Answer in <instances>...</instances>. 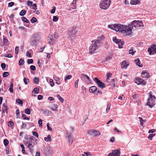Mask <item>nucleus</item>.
I'll use <instances>...</instances> for the list:
<instances>
[{
  "mask_svg": "<svg viewBox=\"0 0 156 156\" xmlns=\"http://www.w3.org/2000/svg\"><path fill=\"white\" fill-rule=\"evenodd\" d=\"M138 21H133L131 24L128 25H121L116 24H115L108 25V28L115 30L116 31H119L125 35V36H129L131 35L132 33V29L133 27L136 28L138 27Z\"/></svg>",
  "mask_w": 156,
  "mask_h": 156,
  "instance_id": "nucleus-1",
  "label": "nucleus"
},
{
  "mask_svg": "<svg viewBox=\"0 0 156 156\" xmlns=\"http://www.w3.org/2000/svg\"><path fill=\"white\" fill-rule=\"evenodd\" d=\"M100 46L99 41L93 40L92 41V45L89 47V53L92 54Z\"/></svg>",
  "mask_w": 156,
  "mask_h": 156,
  "instance_id": "nucleus-2",
  "label": "nucleus"
},
{
  "mask_svg": "<svg viewBox=\"0 0 156 156\" xmlns=\"http://www.w3.org/2000/svg\"><path fill=\"white\" fill-rule=\"evenodd\" d=\"M110 0H101L99 3V7L101 9L106 10L110 6L111 3Z\"/></svg>",
  "mask_w": 156,
  "mask_h": 156,
  "instance_id": "nucleus-3",
  "label": "nucleus"
},
{
  "mask_svg": "<svg viewBox=\"0 0 156 156\" xmlns=\"http://www.w3.org/2000/svg\"><path fill=\"white\" fill-rule=\"evenodd\" d=\"M149 98L147 100V102L146 103V105L149 106L150 108H152L155 105V100L156 98L154 96L152 95L151 92H150L149 94Z\"/></svg>",
  "mask_w": 156,
  "mask_h": 156,
  "instance_id": "nucleus-4",
  "label": "nucleus"
},
{
  "mask_svg": "<svg viewBox=\"0 0 156 156\" xmlns=\"http://www.w3.org/2000/svg\"><path fill=\"white\" fill-rule=\"evenodd\" d=\"M94 80L96 83L98 87L101 89H103L105 87V84L101 82L98 78L95 77Z\"/></svg>",
  "mask_w": 156,
  "mask_h": 156,
  "instance_id": "nucleus-5",
  "label": "nucleus"
},
{
  "mask_svg": "<svg viewBox=\"0 0 156 156\" xmlns=\"http://www.w3.org/2000/svg\"><path fill=\"white\" fill-rule=\"evenodd\" d=\"M69 31V35L71 39H72V38L75 36L77 32L76 28L74 27L70 28Z\"/></svg>",
  "mask_w": 156,
  "mask_h": 156,
  "instance_id": "nucleus-6",
  "label": "nucleus"
},
{
  "mask_svg": "<svg viewBox=\"0 0 156 156\" xmlns=\"http://www.w3.org/2000/svg\"><path fill=\"white\" fill-rule=\"evenodd\" d=\"M147 51L150 55H154V53L156 54V45H151V47L148 48Z\"/></svg>",
  "mask_w": 156,
  "mask_h": 156,
  "instance_id": "nucleus-7",
  "label": "nucleus"
},
{
  "mask_svg": "<svg viewBox=\"0 0 156 156\" xmlns=\"http://www.w3.org/2000/svg\"><path fill=\"white\" fill-rule=\"evenodd\" d=\"M135 82L137 85L142 84L143 85H145L146 82H145L144 80L140 78L139 77H136V78Z\"/></svg>",
  "mask_w": 156,
  "mask_h": 156,
  "instance_id": "nucleus-8",
  "label": "nucleus"
},
{
  "mask_svg": "<svg viewBox=\"0 0 156 156\" xmlns=\"http://www.w3.org/2000/svg\"><path fill=\"white\" fill-rule=\"evenodd\" d=\"M80 77L82 80L85 82H87L88 83H90V81L89 77L87 75L84 74H82L81 75Z\"/></svg>",
  "mask_w": 156,
  "mask_h": 156,
  "instance_id": "nucleus-9",
  "label": "nucleus"
},
{
  "mask_svg": "<svg viewBox=\"0 0 156 156\" xmlns=\"http://www.w3.org/2000/svg\"><path fill=\"white\" fill-rule=\"evenodd\" d=\"M30 43L32 46H36L37 45V40L35 35H34L30 41Z\"/></svg>",
  "mask_w": 156,
  "mask_h": 156,
  "instance_id": "nucleus-10",
  "label": "nucleus"
},
{
  "mask_svg": "<svg viewBox=\"0 0 156 156\" xmlns=\"http://www.w3.org/2000/svg\"><path fill=\"white\" fill-rule=\"evenodd\" d=\"M89 133L91 136L94 137L99 136L101 134L100 132L96 130H90Z\"/></svg>",
  "mask_w": 156,
  "mask_h": 156,
  "instance_id": "nucleus-11",
  "label": "nucleus"
},
{
  "mask_svg": "<svg viewBox=\"0 0 156 156\" xmlns=\"http://www.w3.org/2000/svg\"><path fill=\"white\" fill-rule=\"evenodd\" d=\"M107 156H120V151L118 149L113 150L112 153L109 154Z\"/></svg>",
  "mask_w": 156,
  "mask_h": 156,
  "instance_id": "nucleus-12",
  "label": "nucleus"
},
{
  "mask_svg": "<svg viewBox=\"0 0 156 156\" xmlns=\"http://www.w3.org/2000/svg\"><path fill=\"white\" fill-rule=\"evenodd\" d=\"M27 140H28V141L25 143V144L27 146V148L29 149L33 147V146L32 144L30 143L32 142V139L31 138L29 137L26 138Z\"/></svg>",
  "mask_w": 156,
  "mask_h": 156,
  "instance_id": "nucleus-13",
  "label": "nucleus"
},
{
  "mask_svg": "<svg viewBox=\"0 0 156 156\" xmlns=\"http://www.w3.org/2000/svg\"><path fill=\"white\" fill-rule=\"evenodd\" d=\"M8 109V108L7 106V102L4 103L2 105V110L3 113L6 112L7 114V111Z\"/></svg>",
  "mask_w": 156,
  "mask_h": 156,
  "instance_id": "nucleus-14",
  "label": "nucleus"
},
{
  "mask_svg": "<svg viewBox=\"0 0 156 156\" xmlns=\"http://www.w3.org/2000/svg\"><path fill=\"white\" fill-rule=\"evenodd\" d=\"M142 77L144 78H148L150 77V75L146 70H143L141 73Z\"/></svg>",
  "mask_w": 156,
  "mask_h": 156,
  "instance_id": "nucleus-15",
  "label": "nucleus"
},
{
  "mask_svg": "<svg viewBox=\"0 0 156 156\" xmlns=\"http://www.w3.org/2000/svg\"><path fill=\"white\" fill-rule=\"evenodd\" d=\"M48 40L50 44L51 45L53 44L54 41L53 39V37L52 35L50 34L48 35Z\"/></svg>",
  "mask_w": 156,
  "mask_h": 156,
  "instance_id": "nucleus-16",
  "label": "nucleus"
},
{
  "mask_svg": "<svg viewBox=\"0 0 156 156\" xmlns=\"http://www.w3.org/2000/svg\"><path fill=\"white\" fill-rule=\"evenodd\" d=\"M71 135V134L70 133H67V135L68 136L69 140V144H72L73 141V139L72 138Z\"/></svg>",
  "mask_w": 156,
  "mask_h": 156,
  "instance_id": "nucleus-17",
  "label": "nucleus"
},
{
  "mask_svg": "<svg viewBox=\"0 0 156 156\" xmlns=\"http://www.w3.org/2000/svg\"><path fill=\"white\" fill-rule=\"evenodd\" d=\"M97 87L95 86L91 87L89 88V91L90 93H94L97 91Z\"/></svg>",
  "mask_w": 156,
  "mask_h": 156,
  "instance_id": "nucleus-18",
  "label": "nucleus"
},
{
  "mask_svg": "<svg viewBox=\"0 0 156 156\" xmlns=\"http://www.w3.org/2000/svg\"><path fill=\"white\" fill-rule=\"evenodd\" d=\"M121 65L122 69H126L129 66V64L125 61H124L122 62L121 63Z\"/></svg>",
  "mask_w": 156,
  "mask_h": 156,
  "instance_id": "nucleus-19",
  "label": "nucleus"
},
{
  "mask_svg": "<svg viewBox=\"0 0 156 156\" xmlns=\"http://www.w3.org/2000/svg\"><path fill=\"white\" fill-rule=\"evenodd\" d=\"M76 1H73L72 3L70 5V10H71V9H75L76 8Z\"/></svg>",
  "mask_w": 156,
  "mask_h": 156,
  "instance_id": "nucleus-20",
  "label": "nucleus"
},
{
  "mask_svg": "<svg viewBox=\"0 0 156 156\" xmlns=\"http://www.w3.org/2000/svg\"><path fill=\"white\" fill-rule=\"evenodd\" d=\"M135 62L137 65L140 67H142L143 65L140 62V61L139 58H137L135 60Z\"/></svg>",
  "mask_w": 156,
  "mask_h": 156,
  "instance_id": "nucleus-21",
  "label": "nucleus"
},
{
  "mask_svg": "<svg viewBox=\"0 0 156 156\" xmlns=\"http://www.w3.org/2000/svg\"><path fill=\"white\" fill-rule=\"evenodd\" d=\"M136 52V51L134 50V48L133 47H131L130 49L129 50V53L132 55Z\"/></svg>",
  "mask_w": 156,
  "mask_h": 156,
  "instance_id": "nucleus-22",
  "label": "nucleus"
},
{
  "mask_svg": "<svg viewBox=\"0 0 156 156\" xmlns=\"http://www.w3.org/2000/svg\"><path fill=\"white\" fill-rule=\"evenodd\" d=\"M58 107V106L56 104H53L51 106V109L54 111H57V108Z\"/></svg>",
  "mask_w": 156,
  "mask_h": 156,
  "instance_id": "nucleus-23",
  "label": "nucleus"
},
{
  "mask_svg": "<svg viewBox=\"0 0 156 156\" xmlns=\"http://www.w3.org/2000/svg\"><path fill=\"white\" fill-rule=\"evenodd\" d=\"M51 150L50 149H47L45 154L47 156H50L51 154Z\"/></svg>",
  "mask_w": 156,
  "mask_h": 156,
  "instance_id": "nucleus-24",
  "label": "nucleus"
},
{
  "mask_svg": "<svg viewBox=\"0 0 156 156\" xmlns=\"http://www.w3.org/2000/svg\"><path fill=\"white\" fill-rule=\"evenodd\" d=\"M104 38V36L103 35H101L100 36L98 37L97 38V39L96 41H99V44H100V41Z\"/></svg>",
  "mask_w": 156,
  "mask_h": 156,
  "instance_id": "nucleus-25",
  "label": "nucleus"
},
{
  "mask_svg": "<svg viewBox=\"0 0 156 156\" xmlns=\"http://www.w3.org/2000/svg\"><path fill=\"white\" fill-rule=\"evenodd\" d=\"M124 44V42L123 41H121V40H120V41H119L118 44H117L118 45L119 48H121L122 46L123 45V44Z\"/></svg>",
  "mask_w": 156,
  "mask_h": 156,
  "instance_id": "nucleus-26",
  "label": "nucleus"
},
{
  "mask_svg": "<svg viewBox=\"0 0 156 156\" xmlns=\"http://www.w3.org/2000/svg\"><path fill=\"white\" fill-rule=\"evenodd\" d=\"M26 12H27L26 10H22L20 12L19 15L21 16H24L26 14Z\"/></svg>",
  "mask_w": 156,
  "mask_h": 156,
  "instance_id": "nucleus-27",
  "label": "nucleus"
},
{
  "mask_svg": "<svg viewBox=\"0 0 156 156\" xmlns=\"http://www.w3.org/2000/svg\"><path fill=\"white\" fill-rule=\"evenodd\" d=\"M44 139L46 141H50L51 140V139L50 135H48L47 137H44Z\"/></svg>",
  "mask_w": 156,
  "mask_h": 156,
  "instance_id": "nucleus-28",
  "label": "nucleus"
},
{
  "mask_svg": "<svg viewBox=\"0 0 156 156\" xmlns=\"http://www.w3.org/2000/svg\"><path fill=\"white\" fill-rule=\"evenodd\" d=\"M57 97L58 99L62 103H63L64 101V99H63L62 98L60 95L59 94H58L57 95Z\"/></svg>",
  "mask_w": 156,
  "mask_h": 156,
  "instance_id": "nucleus-29",
  "label": "nucleus"
},
{
  "mask_svg": "<svg viewBox=\"0 0 156 156\" xmlns=\"http://www.w3.org/2000/svg\"><path fill=\"white\" fill-rule=\"evenodd\" d=\"M72 77V76L71 75H68L66 76L65 77L64 80L65 82L67 80H69L71 79Z\"/></svg>",
  "mask_w": 156,
  "mask_h": 156,
  "instance_id": "nucleus-30",
  "label": "nucleus"
},
{
  "mask_svg": "<svg viewBox=\"0 0 156 156\" xmlns=\"http://www.w3.org/2000/svg\"><path fill=\"white\" fill-rule=\"evenodd\" d=\"M4 56L6 57L11 58L13 57V55L11 54H4Z\"/></svg>",
  "mask_w": 156,
  "mask_h": 156,
  "instance_id": "nucleus-31",
  "label": "nucleus"
},
{
  "mask_svg": "<svg viewBox=\"0 0 156 156\" xmlns=\"http://www.w3.org/2000/svg\"><path fill=\"white\" fill-rule=\"evenodd\" d=\"M113 41L114 42L117 44L119 42V41H120V40L117 39L116 37H113Z\"/></svg>",
  "mask_w": 156,
  "mask_h": 156,
  "instance_id": "nucleus-32",
  "label": "nucleus"
},
{
  "mask_svg": "<svg viewBox=\"0 0 156 156\" xmlns=\"http://www.w3.org/2000/svg\"><path fill=\"white\" fill-rule=\"evenodd\" d=\"M24 63V60L23 59H20L19 62V65L20 66H21Z\"/></svg>",
  "mask_w": 156,
  "mask_h": 156,
  "instance_id": "nucleus-33",
  "label": "nucleus"
},
{
  "mask_svg": "<svg viewBox=\"0 0 156 156\" xmlns=\"http://www.w3.org/2000/svg\"><path fill=\"white\" fill-rule=\"evenodd\" d=\"M16 102H17L19 104L23 105V101L20 99H17L16 100Z\"/></svg>",
  "mask_w": 156,
  "mask_h": 156,
  "instance_id": "nucleus-34",
  "label": "nucleus"
},
{
  "mask_svg": "<svg viewBox=\"0 0 156 156\" xmlns=\"http://www.w3.org/2000/svg\"><path fill=\"white\" fill-rule=\"evenodd\" d=\"M22 20L24 22L26 23H29V21L25 17L23 16L22 17Z\"/></svg>",
  "mask_w": 156,
  "mask_h": 156,
  "instance_id": "nucleus-35",
  "label": "nucleus"
},
{
  "mask_svg": "<svg viewBox=\"0 0 156 156\" xmlns=\"http://www.w3.org/2000/svg\"><path fill=\"white\" fill-rule=\"evenodd\" d=\"M155 133L150 134L148 136V138L150 140H152V138L154 136H155Z\"/></svg>",
  "mask_w": 156,
  "mask_h": 156,
  "instance_id": "nucleus-36",
  "label": "nucleus"
},
{
  "mask_svg": "<svg viewBox=\"0 0 156 156\" xmlns=\"http://www.w3.org/2000/svg\"><path fill=\"white\" fill-rule=\"evenodd\" d=\"M37 19L35 17H33L30 20V21L32 23L36 22L37 21Z\"/></svg>",
  "mask_w": 156,
  "mask_h": 156,
  "instance_id": "nucleus-37",
  "label": "nucleus"
},
{
  "mask_svg": "<svg viewBox=\"0 0 156 156\" xmlns=\"http://www.w3.org/2000/svg\"><path fill=\"white\" fill-rule=\"evenodd\" d=\"M25 113L28 115H30V110L29 108H27L26 109L25 111Z\"/></svg>",
  "mask_w": 156,
  "mask_h": 156,
  "instance_id": "nucleus-38",
  "label": "nucleus"
},
{
  "mask_svg": "<svg viewBox=\"0 0 156 156\" xmlns=\"http://www.w3.org/2000/svg\"><path fill=\"white\" fill-rule=\"evenodd\" d=\"M23 81L24 83L27 85L29 82V80L28 79L24 78L23 79Z\"/></svg>",
  "mask_w": 156,
  "mask_h": 156,
  "instance_id": "nucleus-39",
  "label": "nucleus"
},
{
  "mask_svg": "<svg viewBox=\"0 0 156 156\" xmlns=\"http://www.w3.org/2000/svg\"><path fill=\"white\" fill-rule=\"evenodd\" d=\"M144 26V24L141 21H138V27H143Z\"/></svg>",
  "mask_w": 156,
  "mask_h": 156,
  "instance_id": "nucleus-40",
  "label": "nucleus"
},
{
  "mask_svg": "<svg viewBox=\"0 0 156 156\" xmlns=\"http://www.w3.org/2000/svg\"><path fill=\"white\" fill-rule=\"evenodd\" d=\"M9 73L8 72H5L3 74V77H6L8 76Z\"/></svg>",
  "mask_w": 156,
  "mask_h": 156,
  "instance_id": "nucleus-41",
  "label": "nucleus"
},
{
  "mask_svg": "<svg viewBox=\"0 0 156 156\" xmlns=\"http://www.w3.org/2000/svg\"><path fill=\"white\" fill-rule=\"evenodd\" d=\"M9 143V141L7 139H5L4 140V145L5 146H6L7 145H8Z\"/></svg>",
  "mask_w": 156,
  "mask_h": 156,
  "instance_id": "nucleus-42",
  "label": "nucleus"
},
{
  "mask_svg": "<svg viewBox=\"0 0 156 156\" xmlns=\"http://www.w3.org/2000/svg\"><path fill=\"white\" fill-rule=\"evenodd\" d=\"M111 105L110 103L108 104V105L107 106L106 109V113L108 112V111L109 110L110 108Z\"/></svg>",
  "mask_w": 156,
  "mask_h": 156,
  "instance_id": "nucleus-43",
  "label": "nucleus"
},
{
  "mask_svg": "<svg viewBox=\"0 0 156 156\" xmlns=\"http://www.w3.org/2000/svg\"><path fill=\"white\" fill-rule=\"evenodd\" d=\"M34 81L36 84H37L39 81V79L37 77H35L34 79Z\"/></svg>",
  "mask_w": 156,
  "mask_h": 156,
  "instance_id": "nucleus-44",
  "label": "nucleus"
},
{
  "mask_svg": "<svg viewBox=\"0 0 156 156\" xmlns=\"http://www.w3.org/2000/svg\"><path fill=\"white\" fill-rule=\"evenodd\" d=\"M56 80H57V81L56 83L58 85L60 84L61 83V82H60V79L59 77H57L56 78Z\"/></svg>",
  "mask_w": 156,
  "mask_h": 156,
  "instance_id": "nucleus-45",
  "label": "nucleus"
},
{
  "mask_svg": "<svg viewBox=\"0 0 156 156\" xmlns=\"http://www.w3.org/2000/svg\"><path fill=\"white\" fill-rule=\"evenodd\" d=\"M50 82L51 86L52 87L54 86L55 84L52 79H51L50 80Z\"/></svg>",
  "mask_w": 156,
  "mask_h": 156,
  "instance_id": "nucleus-46",
  "label": "nucleus"
},
{
  "mask_svg": "<svg viewBox=\"0 0 156 156\" xmlns=\"http://www.w3.org/2000/svg\"><path fill=\"white\" fill-rule=\"evenodd\" d=\"M125 98L124 96L123 95L121 94L120 95V96L118 97V99L120 100H122L124 99Z\"/></svg>",
  "mask_w": 156,
  "mask_h": 156,
  "instance_id": "nucleus-47",
  "label": "nucleus"
},
{
  "mask_svg": "<svg viewBox=\"0 0 156 156\" xmlns=\"http://www.w3.org/2000/svg\"><path fill=\"white\" fill-rule=\"evenodd\" d=\"M33 135L36 137L37 138H38V134L35 131H33L32 133Z\"/></svg>",
  "mask_w": 156,
  "mask_h": 156,
  "instance_id": "nucleus-48",
  "label": "nucleus"
},
{
  "mask_svg": "<svg viewBox=\"0 0 156 156\" xmlns=\"http://www.w3.org/2000/svg\"><path fill=\"white\" fill-rule=\"evenodd\" d=\"M27 5L29 6H30L32 5L33 2L30 1H28L27 2Z\"/></svg>",
  "mask_w": 156,
  "mask_h": 156,
  "instance_id": "nucleus-49",
  "label": "nucleus"
},
{
  "mask_svg": "<svg viewBox=\"0 0 156 156\" xmlns=\"http://www.w3.org/2000/svg\"><path fill=\"white\" fill-rule=\"evenodd\" d=\"M33 62V60L32 59H28L27 61V63L28 64H31Z\"/></svg>",
  "mask_w": 156,
  "mask_h": 156,
  "instance_id": "nucleus-50",
  "label": "nucleus"
},
{
  "mask_svg": "<svg viewBox=\"0 0 156 156\" xmlns=\"http://www.w3.org/2000/svg\"><path fill=\"white\" fill-rule=\"evenodd\" d=\"M14 5V3L13 2H11L9 3L8 4V7H11L12 6Z\"/></svg>",
  "mask_w": 156,
  "mask_h": 156,
  "instance_id": "nucleus-51",
  "label": "nucleus"
},
{
  "mask_svg": "<svg viewBox=\"0 0 156 156\" xmlns=\"http://www.w3.org/2000/svg\"><path fill=\"white\" fill-rule=\"evenodd\" d=\"M58 20V18L56 16H53V20L54 22H56Z\"/></svg>",
  "mask_w": 156,
  "mask_h": 156,
  "instance_id": "nucleus-52",
  "label": "nucleus"
},
{
  "mask_svg": "<svg viewBox=\"0 0 156 156\" xmlns=\"http://www.w3.org/2000/svg\"><path fill=\"white\" fill-rule=\"evenodd\" d=\"M32 9L35 10L37 9V5L35 3L32 5Z\"/></svg>",
  "mask_w": 156,
  "mask_h": 156,
  "instance_id": "nucleus-53",
  "label": "nucleus"
},
{
  "mask_svg": "<svg viewBox=\"0 0 156 156\" xmlns=\"http://www.w3.org/2000/svg\"><path fill=\"white\" fill-rule=\"evenodd\" d=\"M30 69L34 71L36 70V67L34 65H31L30 67Z\"/></svg>",
  "mask_w": 156,
  "mask_h": 156,
  "instance_id": "nucleus-54",
  "label": "nucleus"
},
{
  "mask_svg": "<svg viewBox=\"0 0 156 156\" xmlns=\"http://www.w3.org/2000/svg\"><path fill=\"white\" fill-rule=\"evenodd\" d=\"M14 124L13 122L12 121H9L8 122V126H11Z\"/></svg>",
  "mask_w": 156,
  "mask_h": 156,
  "instance_id": "nucleus-55",
  "label": "nucleus"
},
{
  "mask_svg": "<svg viewBox=\"0 0 156 156\" xmlns=\"http://www.w3.org/2000/svg\"><path fill=\"white\" fill-rule=\"evenodd\" d=\"M34 91L35 94H37L39 91V89L36 87L34 89Z\"/></svg>",
  "mask_w": 156,
  "mask_h": 156,
  "instance_id": "nucleus-56",
  "label": "nucleus"
},
{
  "mask_svg": "<svg viewBox=\"0 0 156 156\" xmlns=\"http://www.w3.org/2000/svg\"><path fill=\"white\" fill-rule=\"evenodd\" d=\"M48 129L50 131L52 130V129L49 126V123H48L47 124Z\"/></svg>",
  "mask_w": 156,
  "mask_h": 156,
  "instance_id": "nucleus-57",
  "label": "nucleus"
},
{
  "mask_svg": "<svg viewBox=\"0 0 156 156\" xmlns=\"http://www.w3.org/2000/svg\"><path fill=\"white\" fill-rule=\"evenodd\" d=\"M19 50V47L18 46H16L15 48V53L16 54L18 53Z\"/></svg>",
  "mask_w": 156,
  "mask_h": 156,
  "instance_id": "nucleus-58",
  "label": "nucleus"
},
{
  "mask_svg": "<svg viewBox=\"0 0 156 156\" xmlns=\"http://www.w3.org/2000/svg\"><path fill=\"white\" fill-rule=\"evenodd\" d=\"M55 6H53V9L51 10V13L52 14H54L55 13Z\"/></svg>",
  "mask_w": 156,
  "mask_h": 156,
  "instance_id": "nucleus-59",
  "label": "nucleus"
},
{
  "mask_svg": "<svg viewBox=\"0 0 156 156\" xmlns=\"http://www.w3.org/2000/svg\"><path fill=\"white\" fill-rule=\"evenodd\" d=\"M38 123L40 126H41L42 125V120L41 119H40L38 121Z\"/></svg>",
  "mask_w": 156,
  "mask_h": 156,
  "instance_id": "nucleus-60",
  "label": "nucleus"
},
{
  "mask_svg": "<svg viewBox=\"0 0 156 156\" xmlns=\"http://www.w3.org/2000/svg\"><path fill=\"white\" fill-rule=\"evenodd\" d=\"M79 82V80L78 79L77 80H76L75 84H74V86L76 87H78V84Z\"/></svg>",
  "mask_w": 156,
  "mask_h": 156,
  "instance_id": "nucleus-61",
  "label": "nucleus"
},
{
  "mask_svg": "<svg viewBox=\"0 0 156 156\" xmlns=\"http://www.w3.org/2000/svg\"><path fill=\"white\" fill-rule=\"evenodd\" d=\"M27 125L26 123H23L22 126L21 127L22 129H24L27 127Z\"/></svg>",
  "mask_w": 156,
  "mask_h": 156,
  "instance_id": "nucleus-62",
  "label": "nucleus"
},
{
  "mask_svg": "<svg viewBox=\"0 0 156 156\" xmlns=\"http://www.w3.org/2000/svg\"><path fill=\"white\" fill-rule=\"evenodd\" d=\"M43 96L41 95H39L38 96L37 99L39 100H42L43 99Z\"/></svg>",
  "mask_w": 156,
  "mask_h": 156,
  "instance_id": "nucleus-63",
  "label": "nucleus"
},
{
  "mask_svg": "<svg viewBox=\"0 0 156 156\" xmlns=\"http://www.w3.org/2000/svg\"><path fill=\"white\" fill-rule=\"evenodd\" d=\"M111 75H112V74L110 73H108L107 74V79L109 80L110 77L111 76Z\"/></svg>",
  "mask_w": 156,
  "mask_h": 156,
  "instance_id": "nucleus-64",
  "label": "nucleus"
}]
</instances>
